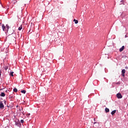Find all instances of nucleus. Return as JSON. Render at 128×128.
<instances>
[{
	"label": "nucleus",
	"mask_w": 128,
	"mask_h": 128,
	"mask_svg": "<svg viewBox=\"0 0 128 128\" xmlns=\"http://www.w3.org/2000/svg\"><path fill=\"white\" fill-rule=\"evenodd\" d=\"M14 92H18V89H16V88H14Z\"/></svg>",
	"instance_id": "13"
},
{
	"label": "nucleus",
	"mask_w": 128,
	"mask_h": 128,
	"mask_svg": "<svg viewBox=\"0 0 128 128\" xmlns=\"http://www.w3.org/2000/svg\"><path fill=\"white\" fill-rule=\"evenodd\" d=\"M122 74H126V70L123 69V70H122Z\"/></svg>",
	"instance_id": "10"
},
{
	"label": "nucleus",
	"mask_w": 128,
	"mask_h": 128,
	"mask_svg": "<svg viewBox=\"0 0 128 128\" xmlns=\"http://www.w3.org/2000/svg\"><path fill=\"white\" fill-rule=\"evenodd\" d=\"M125 38H126V36H125Z\"/></svg>",
	"instance_id": "23"
},
{
	"label": "nucleus",
	"mask_w": 128,
	"mask_h": 128,
	"mask_svg": "<svg viewBox=\"0 0 128 128\" xmlns=\"http://www.w3.org/2000/svg\"><path fill=\"white\" fill-rule=\"evenodd\" d=\"M2 28L4 31L6 30H5L6 26H4V24H2Z\"/></svg>",
	"instance_id": "7"
},
{
	"label": "nucleus",
	"mask_w": 128,
	"mask_h": 128,
	"mask_svg": "<svg viewBox=\"0 0 128 128\" xmlns=\"http://www.w3.org/2000/svg\"><path fill=\"white\" fill-rule=\"evenodd\" d=\"M2 76V71L0 70V78Z\"/></svg>",
	"instance_id": "16"
},
{
	"label": "nucleus",
	"mask_w": 128,
	"mask_h": 128,
	"mask_svg": "<svg viewBox=\"0 0 128 128\" xmlns=\"http://www.w3.org/2000/svg\"><path fill=\"white\" fill-rule=\"evenodd\" d=\"M116 110H114L112 111L111 112V114H112V116H114V114H116Z\"/></svg>",
	"instance_id": "5"
},
{
	"label": "nucleus",
	"mask_w": 128,
	"mask_h": 128,
	"mask_svg": "<svg viewBox=\"0 0 128 128\" xmlns=\"http://www.w3.org/2000/svg\"><path fill=\"white\" fill-rule=\"evenodd\" d=\"M116 96L118 98H122V94H117Z\"/></svg>",
	"instance_id": "3"
},
{
	"label": "nucleus",
	"mask_w": 128,
	"mask_h": 128,
	"mask_svg": "<svg viewBox=\"0 0 128 128\" xmlns=\"http://www.w3.org/2000/svg\"><path fill=\"white\" fill-rule=\"evenodd\" d=\"M21 92L22 94H26V91L25 90H22L21 91Z\"/></svg>",
	"instance_id": "12"
},
{
	"label": "nucleus",
	"mask_w": 128,
	"mask_h": 128,
	"mask_svg": "<svg viewBox=\"0 0 128 128\" xmlns=\"http://www.w3.org/2000/svg\"><path fill=\"white\" fill-rule=\"evenodd\" d=\"M124 2V0H122L121 2Z\"/></svg>",
	"instance_id": "19"
},
{
	"label": "nucleus",
	"mask_w": 128,
	"mask_h": 128,
	"mask_svg": "<svg viewBox=\"0 0 128 128\" xmlns=\"http://www.w3.org/2000/svg\"><path fill=\"white\" fill-rule=\"evenodd\" d=\"M94 121L96 122V118H94Z\"/></svg>",
	"instance_id": "22"
},
{
	"label": "nucleus",
	"mask_w": 128,
	"mask_h": 128,
	"mask_svg": "<svg viewBox=\"0 0 128 128\" xmlns=\"http://www.w3.org/2000/svg\"><path fill=\"white\" fill-rule=\"evenodd\" d=\"M105 111L106 112H110V109H108V108H106Z\"/></svg>",
	"instance_id": "9"
},
{
	"label": "nucleus",
	"mask_w": 128,
	"mask_h": 128,
	"mask_svg": "<svg viewBox=\"0 0 128 128\" xmlns=\"http://www.w3.org/2000/svg\"><path fill=\"white\" fill-rule=\"evenodd\" d=\"M10 28V26H8V24L6 25V29L7 30H8V29Z\"/></svg>",
	"instance_id": "11"
},
{
	"label": "nucleus",
	"mask_w": 128,
	"mask_h": 128,
	"mask_svg": "<svg viewBox=\"0 0 128 128\" xmlns=\"http://www.w3.org/2000/svg\"><path fill=\"white\" fill-rule=\"evenodd\" d=\"M124 50V46H122V47L120 48V52H121Z\"/></svg>",
	"instance_id": "4"
},
{
	"label": "nucleus",
	"mask_w": 128,
	"mask_h": 128,
	"mask_svg": "<svg viewBox=\"0 0 128 128\" xmlns=\"http://www.w3.org/2000/svg\"><path fill=\"white\" fill-rule=\"evenodd\" d=\"M20 122H21L22 124H23V122H24V120H20Z\"/></svg>",
	"instance_id": "17"
},
{
	"label": "nucleus",
	"mask_w": 128,
	"mask_h": 128,
	"mask_svg": "<svg viewBox=\"0 0 128 128\" xmlns=\"http://www.w3.org/2000/svg\"><path fill=\"white\" fill-rule=\"evenodd\" d=\"M4 103H2V102L0 101V108L1 110H4Z\"/></svg>",
	"instance_id": "2"
},
{
	"label": "nucleus",
	"mask_w": 128,
	"mask_h": 128,
	"mask_svg": "<svg viewBox=\"0 0 128 128\" xmlns=\"http://www.w3.org/2000/svg\"><path fill=\"white\" fill-rule=\"evenodd\" d=\"M93 124H94L93 128H98V126H100V123L98 122H93Z\"/></svg>",
	"instance_id": "1"
},
{
	"label": "nucleus",
	"mask_w": 128,
	"mask_h": 128,
	"mask_svg": "<svg viewBox=\"0 0 128 128\" xmlns=\"http://www.w3.org/2000/svg\"><path fill=\"white\" fill-rule=\"evenodd\" d=\"M5 70H8V67H6V68H5Z\"/></svg>",
	"instance_id": "18"
},
{
	"label": "nucleus",
	"mask_w": 128,
	"mask_h": 128,
	"mask_svg": "<svg viewBox=\"0 0 128 128\" xmlns=\"http://www.w3.org/2000/svg\"><path fill=\"white\" fill-rule=\"evenodd\" d=\"M0 96H6V94L4 92H2L1 94H0Z\"/></svg>",
	"instance_id": "6"
},
{
	"label": "nucleus",
	"mask_w": 128,
	"mask_h": 128,
	"mask_svg": "<svg viewBox=\"0 0 128 128\" xmlns=\"http://www.w3.org/2000/svg\"><path fill=\"white\" fill-rule=\"evenodd\" d=\"M122 76H124V74H122Z\"/></svg>",
	"instance_id": "21"
},
{
	"label": "nucleus",
	"mask_w": 128,
	"mask_h": 128,
	"mask_svg": "<svg viewBox=\"0 0 128 128\" xmlns=\"http://www.w3.org/2000/svg\"><path fill=\"white\" fill-rule=\"evenodd\" d=\"M74 22H75L76 24H78V20H76V19L74 20Z\"/></svg>",
	"instance_id": "8"
},
{
	"label": "nucleus",
	"mask_w": 128,
	"mask_h": 128,
	"mask_svg": "<svg viewBox=\"0 0 128 128\" xmlns=\"http://www.w3.org/2000/svg\"><path fill=\"white\" fill-rule=\"evenodd\" d=\"M10 75L12 76H14V72H10Z\"/></svg>",
	"instance_id": "15"
},
{
	"label": "nucleus",
	"mask_w": 128,
	"mask_h": 128,
	"mask_svg": "<svg viewBox=\"0 0 128 128\" xmlns=\"http://www.w3.org/2000/svg\"><path fill=\"white\" fill-rule=\"evenodd\" d=\"M22 26L19 27L18 28V30H22Z\"/></svg>",
	"instance_id": "14"
},
{
	"label": "nucleus",
	"mask_w": 128,
	"mask_h": 128,
	"mask_svg": "<svg viewBox=\"0 0 128 128\" xmlns=\"http://www.w3.org/2000/svg\"><path fill=\"white\" fill-rule=\"evenodd\" d=\"M4 104H6V101L4 100Z\"/></svg>",
	"instance_id": "20"
},
{
	"label": "nucleus",
	"mask_w": 128,
	"mask_h": 128,
	"mask_svg": "<svg viewBox=\"0 0 128 128\" xmlns=\"http://www.w3.org/2000/svg\"><path fill=\"white\" fill-rule=\"evenodd\" d=\"M16 124H17L16 123Z\"/></svg>",
	"instance_id": "24"
}]
</instances>
